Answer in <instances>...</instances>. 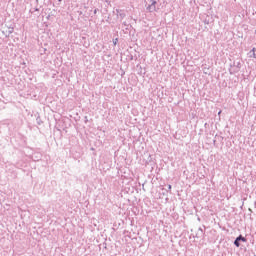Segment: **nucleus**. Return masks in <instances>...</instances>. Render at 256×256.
<instances>
[{
	"label": "nucleus",
	"mask_w": 256,
	"mask_h": 256,
	"mask_svg": "<svg viewBox=\"0 0 256 256\" xmlns=\"http://www.w3.org/2000/svg\"><path fill=\"white\" fill-rule=\"evenodd\" d=\"M148 11L150 13H153V11H157V1L153 0L151 5L147 7Z\"/></svg>",
	"instance_id": "obj_1"
},
{
	"label": "nucleus",
	"mask_w": 256,
	"mask_h": 256,
	"mask_svg": "<svg viewBox=\"0 0 256 256\" xmlns=\"http://www.w3.org/2000/svg\"><path fill=\"white\" fill-rule=\"evenodd\" d=\"M236 239H238V241H242L243 243H245L247 241V239L243 236H239Z\"/></svg>",
	"instance_id": "obj_2"
},
{
	"label": "nucleus",
	"mask_w": 256,
	"mask_h": 256,
	"mask_svg": "<svg viewBox=\"0 0 256 256\" xmlns=\"http://www.w3.org/2000/svg\"><path fill=\"white\" fill-rule=\"evenodd\" d=\"M240 240H238V238H236V240L234 241V245H236V247H240L241 244L239 243Z\"/></svg>",
	"instance_id": "obj_3"
},
{
	"label": "nucleus",
	"mask_w": 256,
	"mask_h": 256,
	"mask_svg": "<svg viewBox=\"0 0 256 256\" xmlns=\"http://www.w3.org/2000/svg\"><path fill=\"white\" fill-rule=\"evenodd\" d=\"M114 45H117V39H116V41H114Z\"/></svg>",
	"instance_id": "obj_4"
},
{
	"label": "nucleus",
	"mask_w": 256,
	"mask_h": 256,
	"mask_svg": "<svg viewBox=\"0 0 256 256\" xmlns=\"http://www.w3.org/2000/svg\"><path fill=\"white\" fill-rule=\"evenodd\" d=\"M168 189L171 190V185H168Z\"/></svg>",
	"instance_id": "obj_5"
},
{
	"label": "nucleus",
	"mask_w": 256,
	"mask_h": 256,
	"mask_svg": "<svg viewBox=\"0 0 256 256\" xmlns=\"http://www.w3.org/2000/svg\"><path fill=\"white\" fill-rule=\"evenodd\" d=\"M218 115H221V111L218 112Z\"/></svg>",
	"instance_id": "obj_6"
},
{
	"label": "nucleus",
	"mask_w": 256,
	"mask_h": 256,
	"mask_svg": "<svg viewBox=\"0 0 256 256\" xmlns=\"http://www.w3.org/2000/svg\"><path fill=\"white\" fill-rule=\"evenodd\" d=\"M254 57L256 58L255 53H254Z\"/></svg>",
	"instance_id": "obj_7"
},
{
	"label": "nucleus",
	"mask_w": 256,
	"mask_h": 256,
	"mask_svg": "<svg viewBox=\"0 0 256 256\" xmlns=\"http://www.w3.org/2000/svg\"><path fill=\"white\" fill-rule=\"evenodd\" d=\"M58 1H61V0H58Z\"/></svg>",
	"instance_id": "obj_8"
}]
</instances>
